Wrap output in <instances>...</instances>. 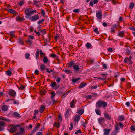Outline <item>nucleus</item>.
Masks as SVG:
<instances>
[{
	"mask_svg": "<svg viewBox=\"0 0 135 135\" xmlns=\"http://www.w3.org/2000/svg\"><path fill=\"white\" fill-rule=\"evenodd\" d=\"M115 124H117L118 125V126H119V127L120 128H122V129L124 127V126L121 122H119L118 124L117 123Z\"/></svg>",
	"mask_w": 135,
	"mask_h": 135,
	"instance_id": "nucleus-20",
	"label": "nucleus"
},
{
	"mask_svg": "<svg viewBox=\"0 0 135 135\" xmlns=\"http://www.w3.org/2000/svg\"><path fill=\"white\" fill-rule=\"evenodd\" d=\"M46 71L47 72L50 73L51 72H52L53 71V70H49V69L47 68H46Z\"/></svg>",
	"mask_w": 135,
	"mask_h": 135,
	"instance_id": "nucleus-44",
	"label": "nucleus"
},
{
	"mask_svg": "<svg viewBox=\"0 0 135 135\" xmlns=\"http://www.w3.org/2000/svg\"><path fill=\"white\" fill-rule=\"evenodd\" d=\"M30 54L29 53H26L25 54V57L27 59H28L30 57Z\"/></svg>",
	"mask_w": 135,
	"mask_h": 135,
	"instance_id": "nucleus-42",
	"label": "nucleus"
},
{
	"mask_svg": "<svg viewBox=\"0 0 135 135\" xmlns=\"http://www.w3.org/2000/svg\"><path fill=\"white\" fill-rule=\"evenodd\" d=\"M58 118L60 121H61L62 120V118L61 117V114H59V115L58 116Z\"/></svg>",
	"mask_w": 135,
	"mask_h": 135,
	"instance_id": "nucleus-56",
	"label": "nucleus"
},
{
	"mask_svg": "<svg viewBox=\"0 0 135 135\" xmlns=\"http://www.w3.org/2000/svg\"><path fill=\"white\" fill-rule=\"evenodd\" d=\"M40 50H41V49H37V51H36V59L37 60L38 59V57L39 56V53H40Z\"/></svg>",
	"mask_w": 135,
	"mask_h": 135,
	"instance_id": "nucleus-16",
	"label": "nucleus"
},
{
	"mask_svg": "<svg viewBox=\"0 0 135 135\" xmlns=\"http://www.w3.org/2000/svg\"><path fill=\"white\" fill-rule=\"evenodd\" d=\"M40 68L42 70H44L46 69V66L43 64H42L40 66Z\"/></svg>",
	"mask_w": 135,
	"mask_h": 135,
	"instance_id": "nucleus-31",
	"label": "nucleus"
},
{
	"mask_svg": "<svg viewBox=\"0 0 135 135\" xmlns=\"http://www.w3.org/2000/svg\"><path fill=\"white\" fill-rule=\"evenodd\" d=\"M43 61L44 63H47L48 61V59L47 57L45 56L43 60Z\"/></svg>",
	"mask_w": 135,
	"mask_h": 135,
	"instance_id": "nucleus-27",
	"label": "nucleus"
},
{
	"mask_svg": "<svg viewBox=\"0 0 135 135\" xmlns=\"http://www.w3.org/2000/svg\"><path fill=\"white\" fill-rule=\"evenodd\" d=\"M124 35V32L123 31H119L118 32V35L121 37H122Z\"/></svg>",
	"mask_w": 135,
	"mask_h": 135,
	"instance_id": "nucleus-25",
	"label": "nucleus"
},
{
	"mask_svg": "<svg viewBox=\"0 0 135 135\" xmlns=\"http://www.w3.org/2000/svg\"><path fill=\"white\" fill-rule=\"evenodd\" d=\"M39 30L40 31V32H42L44 34L46 33V32L45 29H43L42 30H41L39 29Z\"/></svg>",
	"mask_w": 135,
	"mask_h": 135,
	"instance_id": "nucleus-45",
	"label": "nucleus"
},
{
	"mask_svg": "<svg viewBox=\"0 0 135 135\" xmlns=\"http://www.w3.org/2000/svg\"><path fill=\"white\" fill-rule=\"evenodd\" d=\"M69 91H67L66 93H64L61 97V99H63L65 98L66 96L68 94Z\"/></svg>",
	"mask_w": 135,
	"mask_h": 135,
	"instance_id": "nucleus-19",
	"label": "nucleus"
},
{
	"mask_svg": "<svg viewBox=\"0 0 135 135\" xmlns=\"http://www.w3.org/2000/svg\"><path fill=\"white\" fill-rule=\"evenodd\" d=\"M71 111V109H68L66 111V113H65V118H68L69 117V116L70 115V112Z\"/></svg>",
	"mask_w": 135,
	"mask_h": 135,
	"instance_id": "nucleus-9",
	"label": "nucleus"
},
{
	"mask_svg": "<svg viewBox=\"0 0 135 135\" xmlns=\"http://www.w3.org/2000/svg\"><path fill=\"white\" fill-rule=\"evenodd\" d=\"M44 21V20L43 19L39 20L37 22V23L38 25H40V24L42 23V22Z\"/></svg>",
	"mask_w": 135,
	"mask_h": 135,
	"instance_id": "nucleus-41",
	"label": "nucleus"
},
{
	"mask_svg": "<svg viewBox=\"0 0 135 135\" xmlns=\"http://www.w3.org/2000/svg\"><path fill=\"white\" fill-rule=\"evenodd\" d=\"M111 130V129H104L103 130L104 131V135H109V133Z\"/></svg>",
	"mask_w": 135,
	"mask_h": 135,
	"instance_id": "nucleus-10",
	"label": "nucleus"
},
{
	"mask_svg": "<svg viewBox=\"0 0 135 135\" xmlns=\"http://www.w3.org/2000/svg\"><path fill=\"white\" fill-rule=\"evenodd\" d=\"M95 112L96 114L98 115H100L101 112L99 109H95Z\"/></svg>",
	"mask_w": 135,
	"mask_h": 135,
	"instance_id": "nucleus-33",
	"label": "nucleus"
},
{
	"mask_svg": "<svg viewBox=\"0 0 135 135\" xmlns=\"http://www.w3.org/2000/svg\"><path fill=\"white\" fill-rule=\"evenodd\" d=\"M107 105V103L102 100L98 101L96 104V108L98 109L101 108L102 107H103L104 108Z\"/></svg>",
	"mask_w": 135,
	"mask_h": 135,
	"instance_id": "nucleus-1",
	"label": "nucleus"
},
{
	"mask_svg": "<svg viewBox=\"0 0 135 135\" xmlns=\"http://www.w3.org/2000/svg\"><path fill=\"white\" fill-rule=\"evenodd\" d=\"M125 119L123 115L118 116V120L119 121H122L124 120Z\"/></svg>",
	"mask_w": 135,
	"mask_h": 135,
	"instance_id": "nucleus-15",
	"label": "nucleus"
},
{
	"mask_svg": "<svg viewBox=\"0 0 135 135\" xmlns=\"http://www.w3.org/2000/svg\"><path fill=\"white\" fill-rule=\"evenodd\" d=\"M5 124V123L3 121H0V126H4Z\"/></svg>",
	"mask_w": 135,
	"mask_h": 135,
	"instance_id": "nucleus-48",
	"label": "nucleus"
},
{
	"mask_svg": "<svg viewBox=\"0 0 135 135\" xmlns=\"http://www.w3.org/2000/svg\"><path fill=\"white\" fill-rule=\"evenodd\" d=\"M60 124L58 123H54V126L57 128H59L60 126Z\"/></svg>",
	"mask_w": 135,
	"mask_h": 135,
	"instance_id": "nucleus-34",
	"label": "nucleus"
},
{
	"mask_svg": "<svg viewBox=\"0 0 135 135\" xmlns=\"http://www.w3.org/2000/svg\"><path fill=\"white\" fill-rule=\"evenodd\" d=\"M9 94L12 97H15L16 95V92L14 90H11L9 92Z\"/></svg>",
	"mask_w": 135,
	"mask_h": 135,
	"instance_id": "nucleus-13",
	"label": "nucleus"
},
{
	"mask_svg": "<svg viewBox=\"0 0 135 135\" xmlns=\"http://www.w3.org/2000/svg\"><path fill=\"white\" fill-rule=\"evenodd\" d=\"M134 4L132 2L129 6V7L130 8L132 9L134 7Z\"/></svg>",
	"mask_w": 135,
	"mask_h": 135,
	"instance_id": "nucleus-39",
	"label": "nucleus"
},
{
	"mask_svg": "<svg viewBox=\"0 0 135 135\" xmlns=\"http://www.w3.org/2000/svg\"><path fill=\"white\" fill-rule=\"evenodd\" d=\"M113 26L112 27L111 29H114L115 28H117V26L116 24H114L113 25Z\"/></svg>",
	"mask_w": 135,
	"mask_h": 135,
	"instance_id": "nucleus-52",
	"label": "nucleus"
},
{
	"mask_svg": "<svg viewBox=\"0 0 135 135\" xmlns=\"http://www.w3.org/2000/svg\"><path fill=\"white\" fill-rule=\"evenodd\" d=\"M71 127L69 128V129L70 130H72L73 129V124L72 123H71L70 124Z\"/></svg>",
	"mask_w": 135,
	"mask_h": 135,
	"instance_id": "nucleus-57",
	"label": "nucleus"
},
{
	"mask_svg": "<svg viewBox=\"0 0 135 135\" xmlns=\"http://www.w3.org/2000/svg\"><path fill=\"white\" fill-rule=\"evenodd\" d=\"M81 131L80 129H79L76 131V132L75 133V134H77L78 133H81Z\"/></svg>",
	"mask_w": 135,
	"mask_h": 135,
	"instance_id": "nucleus-60",
	"label": "nucleus"
},
{
	"mask_svg": "<svg viewBox=\"0 0 135 135\" xmlns=\"http://www.w3.org/2000/svg\"><path fill=\"white\" fill-rule=\"evenodd\" d=\"M25 132V129L23 128H20V133L21 134L24 133Z\"/></svg>",
	"mask_w": 135,
	"mask_h": 135,
	"instance_id": "nucleus-35",
	"label": "nucleus"
},
{
	"mask_svg": "<svg viewBox=\"0 0 135 135\" xmlns=\"http://www.w3.org/2000/svg\"><path fill=\"white\" fill-rule=\"evenodd\" d=\"M86 84L85 83H81L79 87V88H82L86 85Z\"/></svg>",
	"mask_w": 135,
	"mask_h": 135,
	"instance_id": "nucleus-22",
	"label": "nucleus"
},
{
	"mask_svg": "<svg viewBox=\"0 0 135 135\" xmlns=\"http://www.w3.org/2000/svg\"><path fill=\"white\" fill-rule=\"evenodd\" d=\"M131 130L133 131H135V126L132 125L131 127Z\"/></svg>",
	"mask_w": 135,
	"mask_h": 135,
	"instance_id": "nucleus-49",
	"label": "nucleus"
},
{
	"mask_svg": "<svg viewBox=\"0 0 135 135\" xmlns=\"http://www.w3.org/2000/svg\"><path fill=\"white\" fill-rule=\"evenodd\" d=\"M103 115L104 116L105 118L108 120H111V117L109 115L105 113H104Z\"/></svg>",
	"mask_w": 135,
	"mask_h": 135,
	"instance_id": "nucleus-12",
	"label": "nucleus"
},
{
	"mask_svg": "<svg viewBox=\"0 0 135 135\" xmlns=\"http://www.w3.org/2000/svg\"><path fill=\"white\" fill-rule=\"evenodd\" d=\"M80 79V78H74L72 80V81L74 83H75L77 81H78Z\"/></svg>",
	"mask_w": 135,
	"mask_h": 135,
	"instance_id": "nucleus-30",
	"label": "nucleus"
},
{
	"mask_svg": "<svg viewBox=\"0 0 135 135\" xmlns=\"http://www.w3.org/2000/svg\"><path fill=\"white\" fill-rule=\"evenodd\" d=\"M24 1H21L19 2V4L20 6H21L23 5V4H24Z\"/></svg>",
	"mask_w": 135,
	"mask_h": 135,
	"instance_id": "nucleus-54",
	"label": "nucleus"
},
{
	"mask_svg": "<svg viewBox=\"0 0 135 135\" xmlns=\"http://www.w3.org/2000/svg\"><path fill=\"white\" fill-rule=\"evenodd\" d=\"M46 91L45 90H44L42 91H41L40 92V93L41 95H44L45 94Z\"/></svg>",
	"mask_w": 135,
	"mask_h": 135,
	"instance_id": "nucleus-50",
	"label": "nucleus"
},
{
	"mask_svg": "<svg viewBox=\"0 0 135 135\" xmlns=\"http://www.w3.org/2000/svg\"><path fill=\"white\" fill-rule=\"evenodd\" d=\"M87 49H88L89 48H90V47L91 46V44L89 43H87L85 45Z\"/></svg>",
	"mask_w": 135,
	"mask_h": 135,
	"instance_id": "nucleus-32",
	"label": "nucleus"
},
{
	"mask_svg": "<svg viewBox=\"0 0 135 135\" xmlns=\"http://www.w3.org/2000/svg\"><path fill=\"white\" fill-rule=\"evenodd\" d=\"M103 66L104 69H106L107 68V65L105 64H104L103 65Z\"/></svg>",
	"mask_w": 135,
	"mask_h": 135,
	"instance_id": "nucleus-63",
	"label": "nucleus"
},
{
	"mask_svg": "<svg viewBox=\"0 0 135 135\" xmlns=\"http://www.w3.org/2000/svg\"><path fill=\"white\" fill-rule=\"evenodd\" d=\"M40 126V124L39 123H37L36 124L33 130L32 131L33 132V133L35 132L36 131V130L39 128Z\"/></svg>",
	"mask_w": 135,
	"mask_h": 135,
	"instance_id": "nucleus-8",
	"label": "nucleus"
},
{
	"mask_svg": "<svg viewBox=\"0 0 135 135\" xmlns=\"http://www.w3.org/2000/svg\"><path fill=\"white\" fill-rule=\"evenodd\" d=\"M26 42L28 44H30L31 45L32 44V41L31 40H30L28 39L26 41Z\"/></svg>",
	"mask_w": 135,
	"mask_h": 135,
	"instance_id": "nucleus-47",
	"label": "nucleus"
},
{
	"mask_svg": "<svg viewBox=\"0 0 135 135\" xmlns=\"http://www.w3.org/2000/svg\"><path fill=\"white\" fill-rule=\"evenodd\" d=\"M8 12L12 14H15L16 12V11L15 10L12 9H9Z\"/></svg>",
	"mask_w": 135,
	"mask_h": 135,
	"instance_id": "nucleus-28",
	"label": "nucleus"
},
{
	"mask_svg": "<svg viewBox=\"0 0 135 135\" xmlns=\"http://www.w3.org/2000/svg\"><path fill=\"white\" fill-rule=\"evenodd\" d=\"M20 126L19 125L13 126L10 128L9 130L10 132L14 133L17 130V128Z\"/></svg>",
	"mask_w": 135,
	"mask_h": 135,
	"instance_id": "nucleus-4",
	"label": "nucleus"
},
{
	"mask_svg": "<svg viewBox=\"0 0 135 135\" xmlns=\"http://www.w3.org/2000/svg\"><path fill=\"white\" fill-rule=\"evenodd\" d=\"M128 61H129L131 62V60H130L129 59V58L128 57H126L125 58L124 61L125 63H127Z\"/></svg>",
	"mask_w": 135,
	"mask_h": 135,
	"instance_id": "nucleus-40",
	"label": "nucleus"
},
{
	"mask_svg": "<svg viewBox=\"0 0 135 135\" xmlns=\"http://www.w3.org/2000/svg\"><path fill=\"white\" fill-rule=\"evenodd\" d=\"M74 65V63L73 61L70 62L69 63V65L68 66L69 68H71L73 67V66Z\"/></svg>",
	"mask_w": 135,
	"mask_h": 135,
	"instance_id": "nucleus-21",
	"label": "nucleus"
},
{
	"mask_svg": "<svg viewBox=\"0 0 135 135\" xmlns=\"http://www.w3.org/2000/svg\"><path fill=\"white\" fill-rule=\"evenodd\" d=\"M64 71L66 73H68V74L70 73H72V71H71L70 70H64Z\"/></svg>",
	"mask_w": 135,
	"mask_h": 135,
	"instance_id": "nucleus-59",
	"label": "nucleus"
},
{
	"mask_svg": "<svg viewBox=\"0 0 135 135\" xmlns=\"http://www.w3.org/2000/svg\"><path fill=\"white\" fill-rule=\"evenodd\" d=\"M73 68L75 72L77 73L79 70L80 68L78 65H74L73 66Z\"/></svg>",
	"mask_w": 135,
	"mask_h": 135,
	"instance_id": "nucleus-7",
	"label": "nucleus"
},
{
	"mask_svg": "<svg viewBox=\"0 0 135 135\" xmlns=\"http://www.w3.org/2000/svg\"><path fill=\"white\" fill-rule=\"evenodd\" d=\"M110 32L111 33H114L115 32V30L114 29H111Z\"/></svg>",
	"mask_w": 135,
	"mask_h": 135,
	"instance_id": "nucleus-64",
	"label": "nucleus"
},
{
	"mask_svg": "<svg viewBox=\"0 0 135 135\" xmlns=\"http://www.w3.org/2000/svg\"><path fill=\"white\" fill-rule=\"evenodd\" d=\"M34 4L37 7H38L39 6V2L37 1H34Z\"/></svg>",
	"mask_w": 135,
	"mask_h": 135,
	"instance_id": "nucleus-37",
	"label": "nucleus"
},
{
	"mask_svg": "<svg viewBox=\"0 0 135 135\" xmlns=\"http://www.w3.org/2000/svg\"><path fill=\"white\" fill-rule=\"evenodd\" d=\"M126 51L127 53L129 54H131V52L128 49H127L126 50Z\"/></svg>",
	"mask_w": 135,
	"mask_h": 135,
	"instance_id": "nucleus-58",
	"label": "nucleus"
},
{
	"mask_svg": "<svg viewBox=\"0 0 135 135\" xmlns=\"http://www.w3.org/2000/svg\"><path fill=\"white\" fill-rule=\"evenodd\" d=\"M94 31L97 34H99V32L98 31V29L97 28H95L94 30Z\"/></svg>",
	"mask_w": 135,
	"mask_h": 135,
	"instance_id": "nucleus-46",
	"label": "nucleus"
},
{
	"mask_svg": "<svg viewBox=\"0 0 135 135\" xmlns=\"http://www.w3.org/2000/svg\"><path fill=\"white\" fill-rule=\"evenodd\" d=\"M36 12V10H32L31 8L26 9L25 11V15L27 16V17H28L32 15L33 13H35Z\"/></svg>",
	"mask_w": 135,
	"mask_h": 135,
	"instance_id": "nucleus-2",
	"label": "nucleus"
},
{
	"mask_svg": "<svg viewBox=\"0 0 135 135\" xmlns=\"http://www.w3.org/2000/svg\"><path fill=\"white\" fill-rule=\"evenodd\" d=\"M59 85L56 84V85L53 88V89L55 90H56L57 89L59 88Z\"/></svg>",
	"mask_w": 135,
	"mask_h": 135,
	"instance_id": "nucleus-61",
	"label": "nucleus"
},
{
	"mask_svg": "<svg viewBox=\"0 0 135 135\" xmlns=\"http://www.w3.org/2000/svg\"><path fill=\"white\" fill-rule=\"evenodd\" d=\"M56 83L55 82L52 83L50 84V85L53 88L56 85Z\"/></svg>",
	"mask_w": 135,
	"mask_h": 135,
	"instance_id": "nucleus-36",
	"label": "nucleus"
},
{
	"mask_svg": "<svg viewBox=\"0 0 135 135\" xmlns=\"http://www.w3.org/2000/svg\"><path fill=\"white\" fill-rule=\"evenodd\" d=\"M2 108V110L4 111H6L8 109V107L6 105H3Z\"/></svg>",
	"mask_w": 135,
	"mask_h": 135,
	"instance_id": "nucleus-23",
	"label": "nucleus"
},
{
	"mask_svg": "<svg viewBox=\"0 0 135 135\" xmlns=\"http://www.w3.org/2000/svg\"><path fill=\"white\" fill-rule=\"evenodd\" d=\"M40 56L42 57L45 54L44 53L42 52V50H40Z\"/></svg>",
	"mask_w": 135,
	"mask_h": 135,
	"instance_id": "nucleus-53",
	"label": "nucleus"
},
{
	"mask_svg": "<svg viewBox=\"0 0 135 135\" xmlns=\"http://www.w3.org/2000/svg\"><path fill=\"white\" fill-rule=\"evenodd\" d=\"M51 98H54V97L55 95V92L54 91L51 92Z\"/></svg>",
	"mask_w": 135,
	"mask_h": 135,
	"instance_id": "nucleus-43",
	"label": "nucleus"
},
{
	"mask_svg": "<svg viewBox=\"0 0 135 135\" xmlns=\"http://www.w3.org/2000/svg\"><path fill=\"white\" fill-rule=\"evenodd\" d=\"M25 88V87L23 85H21L20 86V87H18V89H21V90H23Z\"/></svg>",
	"mask_w": 135,
	"mask_h": 135,
	"instance_id": "nucleus-51",
	"label": "nucleus"
},
{
	"mask_svg": "<svg viewBox=\"0 0 135 135\" xmlns=\"http://www.w3.org/2000/svg\"><path fill=\"white\" fill-rule=\"evenodd\" d=\"M119 129V128L118 127V125L115 124V131H114L112 132L111 134V135H116L118 132V131Z\"/></svg>",
	"mask_w": 135,
	"mask_h": 135,
	"instance_id": "nucleus-3",
	"label": "nucleus"
},
{
	"mask_svg": "<svg viewBox=\"0 0 135 135\" xmlns=\"http://www.w3.org/2000/svg\"><path fill=\"white\" fill-rule=\"evenodd\" d=\"M51 56L52 57L54 58H55V57H57V56L55 54L52 53L51 54Z\"/></svg>",
	"mask_w": 135,
	"mask_h": 135,
	"instance_id": "nucleus-55",
	"label": "nucleus"
},
{
	"mask_svg": "<svg viewBox=\"0 0 135 135\" xmlns=\"http://www.w3.org/2000/svg\"><path fill=\"white\" fill-rule=\"evenodd\" d=\"M16 21H22L25 20V19L23 17H17L16 19Z\"/></svg>",
	"mask_w": 135,
	"mask_h": 135,
	"instance_id": "nucleus-17",
	"label": "nucleus"
},
{
	"mask_svg": "<svg viewBox=\"0 0 135 135\" xmlns=\"http://www.w3.org/2000/svg\"><path fill=\"white\" fill-rule=\"evenodd\" d=\"M99 123L101 124L102 123H104L105 121V119L103 117H100L98 119Z\"/></svg>",
	"mask_w": 135,
	"mask_h": 135,
	"instance_id": "nucleus-11",
	"label": "nucleus"
},
{
	"mask_svg": "<svg viewBox=\"0 0 135 135\" xmlns=\"http://www.w3.org/2000/svg\"><path fill=\"white\" fill-rule=\"evenodd\" d=\"M45 107L44 105H42L39 111L41 113H42L44 110Z\"/></svg>",
	"mask_w": 135,
	"mask_h": 135,
	"instance_id": "nucleus-26",
	"label": "nucleus"
},
{
	"mask_svg": "<svg viewBox=\"0 0 135 135\" xmlns=\"http://www.w3.org/2000/svg\"><path fill=\"white\" fill-rule=\"evenodd\" d=\"M10 36L12 38L13 37L15 36V31H11L9 33Z\"/></svg>",
	"mask_w": 135,
	"mask_h": 135,
	"instance_id": "nucleus-29",
	"label": "nucleus"
},
{
	"mask_svg": "<svg viewBox=\"0 0 135 135\" xmlns=\"http://www.w3.org/2000/svg\"><path fill=\"white\" fill-rule=\"evenodd\" d=\"M6 73L7 74V75L8 76H11L12 74V73L11 71L9 70L6 71Z\"/></svg>",
	"mask_w": 135,
	"mask_h": 135,
	"instance_id": "nucleus-38",
	"label": "nucleus"
},
{
	"mask_svg": "<svg viewBox=\"0 0 135 135\" xmlns=\"http://www.w3.org/2000/svg\"><path fill=\"white\" fill-rule=\"evenodd\" d=\"M39 18V16L37 15L30 17L29 20H30L34 21L37 20Z\"/></svg>",
	"mask_w": 135,
	"mask_h": 135,
	"instance_id": "nucleus-5",
	"label": "nucleus"
},
{
	"mask_svg": "<svg viewBox=\"0 0 135 135\" xmlns=\"http://www.w3.org/2000/svg\"><path fill=\"white\" fill-rule=\"evenodd\" d=\"M96 16L97 18L99 19H101L102 18V11L101 10H99V11L96 13Z\"/></svg>",
	"mask_w": 135,
	"mask_h": 135,
	"instance_id": "nucleus-6",
	"label": "nucleus"
},
{
	"mask_svg": "<svg viewBox=\"0 0 135 135\" xmlns=\"http://www.w3.org/2000/svg\"><path fill=\"white\" fill-rule=\"evenodd\" d=\"M12 115H14L15 117H19L20 116V114L16 112H13Z\"/></svg>",
	"mask_w": 135,
	"mask_h": 135,
	"instance_id": "nucleus-18",
	"label": "nucleus"
},
{
	"mask_svg": "<svg viewBox=\"0 0 135 135\" xmlns=\"http://www.w3.org/2000/svg\"><path fill=\"white\" fill-rule=\"evenodd\" d=\"M84 112V110L83 109H81L77 112V113L79 114L80 115H81Z\"/></svg>",
	"mask_w": 135,
	"mask_h": 135,
	"instance_id": "nucleus-24",
	"label": "nucleus"
},
{
	"mask_svg": "<svg viewBox=\"0 0 135 135\" xmlns=\"http://www.w3.org/2000/svg\"><path fill=\"white\" fill-rule=\"evenodd\" d=\"M80 117L79 115H76L75 117L74 121L75 122H78L80 119Z\"/></svg>",
	"mask_w": 135,
	"mask_h": 135,
	"instance_id": "nucleus-14",
	"label": "nucleus"
},
{
	"mask_svg": "<svg viewBox=\"0 0 135 135\" xmlns=\"http://www.w3.org/2000/svg\"><path fill=\"white\" fill-rule=\"evenodd\" d=\"M106 78L107 77H103V78H97L102 80H104L106 79Z\"/></svg>",
	"mask_w": 135,
	"mask_h": 135,
	"instance_id": "nucleus-62",
	"label": "nucleus"
}]
</instances>
